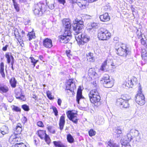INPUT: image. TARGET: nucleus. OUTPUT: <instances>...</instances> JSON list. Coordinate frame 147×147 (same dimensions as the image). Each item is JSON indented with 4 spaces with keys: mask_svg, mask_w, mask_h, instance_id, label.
Here are the masks:
<instances>
[{
    "mask_svg": "<svg viewBox=\"0 0 147 147\" xmlns=\"http://www.w3.org/2000/svg\"><path fill=\"white\" fill-rule=\"evenodd\" d=\"M38 135L41 139H44L45 142L48 144L50 142V139L49 136L46 133V131L43 130H40L38 131Z\"/></svg>",
    "mask_w": 147,
    "mask_h": 147,
    "instance_id": "obj_10",
    "label": "nucleus"
},
{
    "mask_svg": "<svg viewBox=\"0 0 147 147\" xmlns=\"http://www.w3.org/2000/svg\"><path fill=\"white\" fill-rule=\"evenodd\" d=\"M101 81L104 87L106 88H111L113 85V81L110 80L108 75H105Z\"/></svg>",
    "mask_w": 147,
    "mask_h": 147,
    "instance_id": "obj_8",
    "label": "nucleus"
},
{
    "mask_svg": "<svg viewBox=\"0 0 147 147\" xmlns=\"http://www.w3.org/2000/svg\"><path fill=\"white\" fill-rule=\"evenodd\" d=\"M67 138L68 141L70 143H73L74 141V138L70 134L67 135Z\"/></svg>",
    "mask_w": 147,
    "mask_h": 147,
    "instance_id": "obj_38",
    "label": "nucleus"
},
{
    "mask_svg": "<svg viewBox=\"0 0 147 147\" xmlns=\"http://www.w3.org/2000/svg\"><path fill=\"white\" fill-rule=\"evenodd\" d=\"M77 94H82V90L81 86H79L77 92Z\"/></svg>",
    "mask_w": 147,
    "mask_h": 147,
    "instance_id": "obj_54",
    "label": "nucleus"
},
{
    "mask_svg": "<svg viewBox=\"0 0 147 147\" xmlns=\"http://www.w3.org/2000/svg\"><path fill=\"white\" fill-rule=\"evenodd\" d=\"M0 73L2 77L5 78V74L4 72V64L3 62L1 63L0 65Z\"/></svg>",
    "mask_w": 147,
    "mask_h": 147,
    "instance_id": "obj_31",
    "label": "nucleus"
},
{
    "mask_svg": "<svg viewBox=\"0 0 147 147\" xmlns=\"http://www.w3.org/2000/svg\"><path fill=\"white\" fill-rule=\"evenodd\" d=\"M14 63V57L12 58V60H11V65H13V64Z\"/></svg>",
    "mask_w": 147,
    "mask_h": 147,
    "instance_id": "obj_64",
    "label": "nucleus"
},
{
    "mask_svg": "<svg viewBox=\"0 0 147 147\" xmlns=\"http://www.w3.org/2000/svg\"><path fill=\"white\" fill-rule=\"evenodd\" d=\"M136 98V101L139 105H142L145 103L144 97L142 94H138Z\"/></svg>",
    "mask_w": 147,
    "mask_h": 147,
    "instance_id": "obj_16",
    "label": "nucleus"
},
{
    "mask_svg": "<svg viewBox=\"0 0 147 147\" xmlns=\"http://www.w3.org/2000/svg\"><path fill=\"white\" fill-rule=\"evenodd\" d=\"M67 146L63 144L60 142L56 141V147H67Z\"/></svg>",
    "mask_w": 147,
    "mask_h": 147,
    "instance_id": "obj_43",
    "label": "nucleus"
},
{
    "mask_svg": "<svg viewBox=\"0 0 147 147\" xmlns=\"http://www.w3.org/2000/svg\"><path fill=\"white\" fill-rule=\"evenodd\" d=\"M9 82L12 87L15 88L16 87L17 81L14 78H12L9 80Z\"/></svg>",
    "mask_w": 147,
    "mask_h": 147,
    "instance_id": "obj_34",
    "label": "nucleus"
},
{
    "mask_svg": "<svg viewBox=\"0 0 147 147\" xmlns=\"http://www.w3.org/2000/svg\"><path fill=\"white\" fill-rule=\"evenodd\" d=\"M34 142L35 143V144L36 146H37L39 142V140L38 138H36L34 137Z\"/></svg>",
    "mask_w": 147,
    "mask_h": 147,
    "instance_id": "obj_53",
    "label": "nucleus"
},
{
    "mask_svg": "<svg viewBox=\"0 0 147 147\" xmlns=\"http://www.w3.org/2000/svg\"><path fill=\"white\" fill-rule=\"evenodd\" d=\"M88 74L89 76H95L97 75L95 69L93 68H91L89 69Z\"/></svg>",
    "mask_w": 147,
    "mask_h": 147,
    "instance_id": "obj_33",
    "label": "nucleus"
},
{
    "mask_svg": "<svg viewBox=\"0 0 147 147\" xmlns=\"http://www.w3.org/2000/svg\"><path fill=\"white\" fill-rule=\"evenodd\" d=\"M115 132L117 134H121L122 133V130L119 128H117L115 129Z\"/></svg>",
    "mask_w": 147,
    "mask_h": 147,
    "instance_id": "obj_49",
    "label": "nucleus"
},
{
    "mask_svg": "<svg viewBox=\"0 0 147 147\" xmlns=\"http://www.w3.org/2000/svg\"><path fill=\"white\" fill-rule=\"evenodd\" d=\"M49 8L50 9H54L55 6L54 5V4H51L49 5Z\"/></svg>",
    "mask_w": 147,
    "mask_h": 147,
    "instance_id": "obj_61",
    "label": "nucleus"
},
{
    "mask_svg": "<svg viewBox=\"0 0 147 147\" xmlns=\"http://www.w3.org/2000/svg\"><path fill=\"white\" fill-rule=\"evenodd\" d=\"M62 23L65 27V31L71 32V24L69 19H63L62 21Z\"/></svg>",
    "mask_w": 147,
    "mask_h": 147,
    "instance_id": "obj_13",
    "label": "nucleus"
},
{
    "mask_svg": "<svg viewBox=\"0 0 147 147\" xmlns=\"http://www.w3.org/2000/svg\"><path fill=\"white\" fill-rule=\"evenodd\" d=\"M134 138L136 141H139L141 139L140 134L139 131L134 129H131L129 132L127 134L126 138L127 141H131Z\"/></svg>",
    "mask_w": 147,
    "mask_h": 147,
    "instance_id": "obj_3",
    "label": "nucleus"
},
{
    "mask_svg": "<svg viewBox=\"0 0 147 147\" xmlns=\"http://www.w3.org/2000/svg\"><path fill=\"white\" fill-rule=\"evenodd\" d=\"M99 89L97 88V89H93L91 90L88 94L89 99L92 98L93 97H96L97 96H100L98 92Z\"/></svg>",
    "mask_w": 147,
    "mask_h": 147,
    "instance_id": "obj_18",
    "label": "nucleus"
},
{
    "mask_svg": "<svg viewBox=\"0 0 147 147\" xmlns=\"http://www.w3.org/2000/svg\"><path fill=\"white\" fill-rule=\"evenodd\" d=\"M14 7L16 9L17 11L18 12L20 10L19 7L18 6V4L17 3H15L13 4Z\"/></svg>",
    "mask_w": 147,
    "mask_h": 147,
    "instance_id": "obj_48",
    "label": "nucleus"
},
{
    "mask_svg": "<svg viewBox=\"0 0 147 147\" xmlns=\"http://www.w3.org/2000/svg\"><path fill=\"white\" fill-rule=\"evenodd\" d=\"M27 121V119L25 117H24L23 118L22 122L24 124Z\"/></svg>",
    "mask_w": 147,
    "mask_h": 147,
    "instance_id": "obj_57",
    "label": "nucleus"
},
{
    "mask_svg": "<svg viewBox=\"0 0 147 147\" xmlns=\"http://www.w3.org/2000/svg\"><path fill=\"white\" fill-rule=\"evenodd\" d=\"M66 115L69 119L75 124H77L79 118L78 114L74 110H69L66 112Z\"/></svg>",
    "mask_w": 147,
    "mask_h": 147,
    "instance_id": "obj_7",
    "label": "nucleus"
},
{
    "mask_svg": "<svg viewBox=\"0 0 147 147\" xmlns=\"http://www.w3.org/2000/svg\"><path fill=\"white\" fill-rule=\"evenodd\" d=\"M84 98V97L82 96V94H77L76 100L78 104L80 103V100Z\"/></svg>",
    "mask_w": 147,
    "mask_h": 147,
    "instance_id": "obj_41",
    "label": "nucleus"
},
{
    "mask_svg": "<svg viewBox=\"0 0 147 147\" xmlns=\"http://www.w3.org/2000/svg\"><path fill=\"white\" fill-rule=\"evenodd\" d=\"M91 103L95 104L96 103L99 102L101 99L100 96H97V97H93L92 98L89 99Z\"/></svg>",
    "mask_w": 147,
    "mask_h": 147,
    "instance_id": "obj_29",
    "label": "nucleus"
},
{
    "mask_svg": "<svg viewBox=\"0 0 147 147\" xmlns=\"http://www.w3.org/2000/svg\"><path fill=\"white\" fill-rule=\"evenodd\" d=\"M31 62L33 63V65H34V67L35 66V65L38 61V60H36L33 57H31Z\"/></svg>",
    "mask_w": 147,
    "mask_h": 147,
    "instance_id": "obj_46",
    "label": "nucleus"
},
{
    "mask_svg": "<svg viewBox=\"0 0 147 147\" xmlns=\"http://www.w3.org/2000/svg\"><path fill=\"white\" fill-rule=\"evenodd\" d=\"M9 45H5L4 47H3L2 48V50L3 51H7V48L8 47Z\"/></svg>",
    "mask_w": 147,
    "mask_h": 147,
    "instance_id": "obj_56",
    "label": "nucleus"
},
{
    "mask_svg": "<svg viewBox=\"0 0 147 147\" xmlns=\"http://www.w3.org/2000/svg\"><path fill=\"white\" fill-rule=\"evenodd\" d=\"M21 138L18 134H13L11 135L9 139V141L11 144H16V143L21 141Z\"/></svg>",
    "mask_w": 147,
    "mask_h": 147,
    "instance_id": "obj_14",
    "label": "nucleus"
},
{
    "mask_svg": "<svg viewBox=\"0 0 147 147\" xmlns=\"http://www.w3.org/2000/svg\"><path fill=\"white\" fill-rule=\"evenodd\" d=\"M94 55L92 53H89L86 54V57L87 60L90 61L94 62L95 61V57Z\"/></svg>",
    "mask_w": 147,
    "mask_h": 147,
    "instance_id": "obj_27",
    "label": "nucleus"
},
{
    "mask_svg": "<svg viewBox=\"0 0 147 147\" xmlns=\"http://www.w3.org/2000/svg\"><path fill=\"white\" fill-rule=\"evenodd\" d=\"M141 55L142 59L147 60V52L145 50L142 51Z\"/></svg>",
    "mask_w": 147,
    "mask_h": 147,
    "instance_id": "obj_39",
    "label": "nucleus"
},
{
    "mask_svg": "<svg viewBox=\"0 0 147 147\" xmlns=\"http://www.w3.org/2000/svg\"><path fill=\"white\" fill-rule=\"evenodd\" d=\"M47 128L48 131L51 133L54 134L55 132V127L52 125L48 126Z\"/></svg>",
    "mask_w": 147,
    "mask_h": 147,
    "instance_id": "obj_37",
    "label": "nucleus"
},
{
    "mask_svg": "<svg viewBox=\"0 0 147 147\" xmlns=\"http://www.w3.org/2000/svg\"><path fill=\"white\" fill-rule=\"evenodd\" d=\"M93 86H94V89H97V88L99 90V88L98 86L97 85V84L96 83H95L93 85Z\"/></svg>",
    "mask_w": 147,
    "mask_h": 147,
    "instance_id": "obj_62",
    "label": "nucleus"
},
{
    "mask_svg": "<svg viewBox=\"0 0 147 147\" xmlns=\"http://www.w3.org/2000/svg\"><path fill=\"white\" fill-rule=\"evenodd\" d=\"M50 109H53V112L54 113V115H55V107L54 106H51L50 107Z\"/></svg>",
    "mask_w": 147,
    "mask_h": 147,
    "instance_id": "obj_63",
    "label": "nucleus"
},
{
    "mask_svg": "<svg viewBox=\"0 0 147 147\" xmlns=\"http://www.w3.org/2000/svg\"><path fill=\"white\" fill-rule=\"evenodd\" d=\"M8 87L3 84L0 83V92L1 93H5L9 91Z\"/></svg>",
    "mask_w": 147,
    "mask_h": 147,
    "instance_id": "obj_25",
    "label": "nucleus"
},
{
    "mask_svg": "<svg viewBox=\"0 0 147 147\" xmlns=\"http://www.w3.org/2000/svg\"><path fill=\"white\" fill-rule=\"evenodd\" d=\"M65 123V117L64 116H62L60 117L59 124V128L61 130H62L63 129Z\"/></svg>",
    "mask_w": 147,
    "mask_h": 147,
    "instance_id": "obj_28",
    "label": "nucleus"
},
{
    "mask_svg": "<svg viewBox=\"0 0 147 147\" xmlns=\"http://www.w3.org/2000/svg\"><path fill=\"white\" fill-rule=\"evenodd\" d=\"M28 37L29 38V40L30 41L32 38H34L35 37V33L33 32H29L27 35Z\"/></svg>",
    "mask_w": 147,
    "mask_h": 147,
    "instance_id": "obj_35",
    "label": "nucleus"
},
{
    "mask_svg": "<svg viewBox=\"0 0 147 147\" xmlns=\"http://www.w3.org/2000/svg\"><path fill=\"white\" fill-rule=\"evenodd\" d=\"M60 3L64 5L65 2V0H57Z\"/></svg>",
    "mask_w": 147,
    "mask_h": 147,
    "instance_id": "obj_58",
    "label": "nucleus"
},
{
    "mask_svg": "<svg viewBox=\"0 0 147 147\" xmlns=\"http://www.w3.org/2000/svg\"><path fill=\"white\" fill-rule=\"evenodd\" d=\"M22 108L25 111H28L30 109L29 106L25 104L23 105Z\"/></svg>",
    "mask_w": 147,
    "mask_h": 147,
    "instance_id": "obj_45",
    "label": "nucleus"
},
{
    "mask_svg": "<svg viewBox=\"0 0 147 147\" xmlns=\"http://www.w3.org/2000/svg\"><path fill=\"white\" fill-rule=\"evenodd\" d=\"M45 6V5L43 3H39L35 4L34 7L33 11L35 15H38L42 13L41 9Z\"/></svg>",
    "mask_w": 147,
    "mask_h": 147,
    "instance_id": "obj_9",
    "label": "nucleus"
},
{
    "mask_svg": "<svg viewBox=\"0 0 147 147\" xmlns=\"http://www.w3.org/2000/svg\"><path fill=\"white\" fill-rule=\"evenodd\" d=\"M37 125L40 127H43L44 126L43 122L41 121H38L37 123Z\"/></svg>",
    "mask_w": 147,
    "mask_h": 147,
    "instance_id": "obj_50",
    "label": "nucleus"
},
{
    "mask_svg": "<svg viewBox=\"0 0 147 147\" xmlns=\"http://www.w3.org/2000/svg\"><path fill=\"white\" fill-rule=\"evenodd\" d=\"M116 53L119 56L128 59L131 54L130 49L127 45L125 46H120L115 49Z\"/></svg>",
    "mask_w": 147,
    "mask_h": 147,
    "instance_id": "obj_1",
    "label": "nucleus"
},
{
    "mask_svg": "<svg viewBox=\"0 0 147 147\" xmlns=\"http://www.w3.org/2000/svg\"><path fill=\"white\" fill-rule=\"evenodd\" d=\"M47 95L48 97L50 100H52L53 99V98L51 96V95L50 93H47Z\"/></svg>",
    "mask_w": 147,
    "mask_h": 147,
    "instance_id": "obj_60",
    "label": "nucleus"
},
{
    "mask_svg": "<svg viewBox=\"0 0 147 147\" xmlns=\"http://www.w3.org/2000/svg\"><path fill=\"white\" fill-rule=\"evenodd\" d=\"M111 34L106 29L101 28L98 30V37L100 40H107L109 39Z\"/></svg>",
    "mask_w": 147,
    "mask_h": 147,
    "instance_id": "obj_4",
    "label": "nucleus"
},
{
    "mask_svg": "<svg viewBox=\"0 0 147 147\" xmlns=\"http://www.w3.org/2000/svg\"><path fill=\"white\" fill-rule=\"evenodd\" d=\"M98 25L99 24L98 23H93L91 24V27L88 28V30H91L92 28H97L98 27Z\"/></svg>",
    "mask_w": 147,
    "mask_h": 147,
    "instance_id": "obj_40",
    "label": "nucleus"
},
{
    "mask_svg": "<svg viewBox=\"0 0 147 147\" xmlns=\"http://www.w3.org/2000/svg\"><path fill=\"white\" fill-rule=\"evenodd\" d=\"M22 89L20 88L18 91L16 90L15 92V96L16 98L25 100L24 96L22 94Z\"/></svg>",
    "mask_w": 147,
    "mask_h": 147,
    "instance_id": "obj_19",
    "label": "nucleus"
},
{
    "mask_svg": "<svg viewBox=\"0 0 147 147\" xmlns=\"http://www.w3.org/2000/svg\"><path fill=\"white\" fill-rule=\"evenodd\" d=\"M11 147H26V146L22 143H16L15 145H12Z\"/></svg>",
    "mask_w": 147,
    "mask_h": 147,
    "instance_id": "obj_42",
    "label": "nucleus"
},
{
    "mask_svg": "<svg viewBox=\"0 0 147 147\" xmlns=\"http://www.w3.org/2000/svg\"><path fill=\"white\" fill-rule=\"evenodd\" d=\"M74 2H75L80 7L84 9L86 5L87 1L86 0H75Z\"/></svg>",
    "mask_w": 147,
    "mask_h": 147,
    "instance_id": "obj_20",
    "label": "nucleus"
},
{
    "mask_svg": "<svg viewBox=\"0 0 147 147\" xmlns=\"http://www.w3.org/2000/svg\"><path fill=\"white\" fill-rule=\"evenodd\" d=\"M72 36L71 33L65 31L63 35L59 36L58 39L57 40L58 42L65 44L67 43L71 38Z\"/></svg>",
    "mask_w": 147,
    "mask_h": 147,
    "instance_id": "obj_6",
    "label": "nucleus"
},
{
    "mask_svg": "<svg viewBox=\"0 0 147 147\" xmlns=\"http://www.w3.org/2000/svg\"><path fill=\"white\" fill-rule=\"evenodd\" d=\"M70 51L69 50H67L66 51V53L67 56L69 58H70L71 56H72L71 54L70 53Z\"/></svg>",
    "mask_w": 147,
    "mask_h": 147,
    "instance_id": "obj_51",
    "label": "nucleus"
},
{
    "mask_svg": "<svg viewBox=\"0 0 147 147\" xmlns=\"http://www.w3.org/2000/svg\"><path fill=\"white\" fill-rule=\"evenodd\" d=\"M22 125L20 123H18L17 125L16 129V131L17 133H14V134H18L19 135H20L22 131Z\"/></svg>",
    "mask_w": 147,
    "mask_h": 147,
    "instance_id": "obj_32",
    "label": "nucleus"
},
{
    "mask_svg": "<svg viewBox=\"0 0 147 147\" xmlns=\"http://www.w3.org/2000/svg\"><path fill=\"white\" fill-rule=\"evenodd\" d=\"M5 58L7 59V63L9 64L10 63L11 61L12 60V58L13 57L12 55L10 53L7 52L5 55Z\"/></svg>",
    "mask_w": 147,
    "mask_h": 147,
    "instance_id": "obj_30",
    "label": "nucleus"
},
{
    "mask_svg": "<svg viewBox=\"0 0 147 147\" xmlns=\"http://www.w3.org/2000/svg\"><path fill=\"white\" fill-rule=\"evenodd\" d=\"M136 33L138 35V38L140 39L142 44L146 48H147V41H146V39L145 38L144 39L142 38V34H141V32L139 31L138 30Z\"/></svg>",
    "mask_w": 147,
    "mask_h": 147,
    "instance_id": "obj_17",
    "label": "nucleus"
},
{
    "mask_svg": "<svg viewBox=\"0 0 147 147\" xmlns=\"http://www.w3.org/2000/svg\"><path fill=\"white\" fill-rule=\"evenodd\" d=\"M100 20L102 22H107L110 20V18L108 13H106L99 16Z\"/></svg>",
    "mask_w": 147,
    "mask_h": 147,
    "instance_id": "obj_24",
    "label": "nucleus"
},
{
    "mask_svg": "<svg viewBox=\"0 0 147 147\" xmlns=\"http://www.w3.org/2000/svg\"><path fill=\"white\" fill-rule=\"evenodd\" d=\"M107 60L105 61L102 63L100 69V70L104 71H106L108 70V66L107 64Z\"/></svg>",
    "mask_w": 147,
    "mask_h": 147,
    "instance_id": "obj_26",
    "label": "nucleus"
},
{
    "mask_svg": "<svg viewBox=\"0 0 147 147\" xmlns=\"http://www.w3.org/2000/svg\"><path fill=\"white\" fill-rule=\"evenodd\" d=\"M47 8V6L45 5V6L42 7V9H41V12L45 11L46 10Z\"/></svg>",
    "mask_w": 147,
    "mask_h": 147,
    "instance_id": "obj_59",
    "label": "nucleus"
},
{
    "mask_svg": "<svg viewBox=\"0 0 147 147\" xmlns=\"http://www.w3.org/2000/svg\"><path fill=\"white\" fill-rule=\"evenodd\" d=\"M88 134L89 136L91 137L95 135L96 132L92 129H91L88 131Z\"/></svg>",
    "mask_w": 147,
    "mask_h": 147,
    "instance_id": "obj_44",
    "label": "nucleus"
},
{
    "mask_svg": "<svg viewBox=\"0 0 147 147\" xmlns=\"http://www.w3.org/2000/svg\"><path fill=\"white\" fill-rule=\"evenodd\" d=\"M75 37L79 45H83L89 40L90 38L86 33H80L75 36Z\"/></svg>",
    "mask_w": 147,
    "mask_h": 147,
    "instance_id": "obj_5",
    "label": "nucleus"
},
{
    "mask_svg": "<svg viewBox=\"0 0 147 147\" xmlns=\"http://www.w3.org/2000/svg\"><path fill=\"white\" fill-rule=\"evenodd\" d=\"M116 103L117 105H120L121 107L123 108H126L129 107V105L128 102V100L122 98L117 99Z\"/></svg>",
    "mask_w": 147,
    "mask_h": 147,
    "instance_id": "obj_15",
    "label": "nucleus"
},
{
    "mask_svg": "<svg viewBox=\"0 0 147 147\" xmlns=\"http://www.w3.org/2000/svg\"><path fill=\"white\" fill-rule=\"evenodd\" d=\"M84 22L82 19L77 18L75 19V22L72 25L73 30L75 31L74 35L76 36L81 33L82 30L84 28Z\"/></svg>",
    "mask_w": 147,
    "mask_h": 147,
    "instance_id": "obj_2",
    "label": "nucleus"
},
{
    "mask_svg": "<svg viewBox=\"0 0 147 147\" xmlns=\"http://www.w3.org/2000/svg\"><path fill=\"white\" fill-rule=\"evenodd\" d=\"M76 89L75 83L73 80H69L67 82L66 85V90H69L72 94L74 93V90Z\"/></svg>",
    "mask_w": 147,
    "mask_h": 147,
    "instance_id": "obj_11",
    "label": "nucleus"
},
{
    "mask_svg": "<svg viewBox=\"0 0 147 147\" xmlns=\"http://www.w3.org/2000/svg\"><path fill=\"white\" fill-rule=\"evenodd\" d=\"M138 82L137 79L134 77H132L129 80H126L125 82V85L128 88H132L134 85H136Z\"/></svg>",
    "mask_w": 147,
    "mask_h": 147,
    "instance_id": "obj_12",
    "label": "nucleus"
},
{
    "mask_svg": "<svg viewBox=\"0 0 147 147\" xmlns=\"http://www.w3.org/2000/svg\"><path fill=\"white\" fill-rule=\"evenodd\" d=\"M127 139L126 138L125 139L123 138L121 139L120 142L122 145V147H131L129 142V141H127Z\"/></svg>",
    "mask_w": 147,
    "mask_h": 147,
    "instance_id": "obj_23",
    "label": "nucleus"
},
{
    "mask_svg": "<svg viewBox=\"0 0 147 147\" xmlns=\"http://www.w3.org/2000/svg\"><path fill=\"white\" fill-rule=\"evenodd\" d=\"M14 34L15 36L16 37L17 36V35H18L19 34V33L18 32V30L17 28H14Z\"/></svg>",
    "mask_w": 147,
    "mask_h": 147,
    "instance_id": "obj_52",
    "label": "nucleus"
},
{
    "mask_svg": "<svg viewBox=\"0 0 147 147\" xmlns=\"http://www.w3.org/2000/svg\"><path fill=\"white\" fill-rule=\"evenodd\" d=\"M58 105L60 106H61L62 103V100L60 98H58L57 101Z\"/></svg>",
    "mask_w": 147,
    "mask_h": 147,
    "instance_id": "obj_55",
    "label": "nucleus"
},
{
    "mask_svg": "<svg viewBox=\"0 0 147 147\" xmlns=\"http://www.w3.org/2000/svg\"><path fill=\"white\" fill-rule=\"evenodd\" d=\"M12 110L16 112H20L21 109L20 108L18 107L15 106H13V107L12 108Z\"/></svg>",
    "mask_w": 147,
    "mask_h": 147,
    "instance_id": "obj_47",
    "label": "nucleus"
},
{
    "mask_svg": "<svg viewBox=\"0 0 147 147\" xmlns=\"http://www.w3.org/2000/svg\"><path fill=\"white\" fill-rule=\"evenodd\" d=\"M106 143L110 147H120L119 144L116 143H112L110 141L106 142Z\"/></svg>",
    "mask_w": 147,
    "mask_h": 147,
    "instance_id": "obj_36",
    "label": "nucleus"
},
{
    "mask_svg": "<svg viewBox=\"0 0 147 147\" xmlns=\"http://www.w3.org/2000/svg\"><path fill=\"white\" fill-rule=\"evenodd\" d=\"M0 133V137H2L3 136L9 132V129L8 127L6 126H3L1 128Z\"/></svg>",
    "mask_w": 147,
    "mask_h": 147,
    "instance_id": "obj_22",
    "label": "nucleus"
},
{
    "mask_svg": "<svg viewBox=\"0 0 147 147\" xmlns=\"http://www.w3.org/2000/svg\"><path fill=\"white\" fill-rule=\"evenodd\" d=\"M43 45L46 48H51L52 46V40L48 38L45 39L43 41Z\"/></svg>",
    "mask_w": 147,
    "mask_h": 147,
    "instance_id": "obj_21",
    "label": "nucleus"
}]
</instances>
